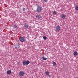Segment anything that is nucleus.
Here are the masks:
<instances>
[{"label":"nucleus","instance_id":"13","mask_svg":"<svg viewBox=\"0 0 78 78\" xmlns=\"http://www.w3.org/2000/svg\"><path fill=\"white\" fill-rule=\"evenodd\" d=\"M62 19H65L66 18V16L64 15H63L62 16Z\"/></svg>","mask_w":78,"mask_h":78},{"label":"nucleus","instance_id":"8","mask_svg":"<svg viewBox=\"0 0 78 78\" xmlns=\"http://www.w3.org/2000/svg\"><path fill=\"white\" fill-rule=\"evenodd\" d=\"M7 73L8 75H9L11 73V71L10 70H8L7 71Z\"/></svg>","mask_w":78,"mask_h":78},{"label":"nucleus","instance_id":"2","mask_svg":"<svg viewBox=\"0 0 78 78\" xmlns=\"http://www.w3.org/2000/svg\"><path fill=\"white\" fill-rule=\"evenodd\" d=\"M30 63V61H26V60H24L23 62V65H28Z\"/></svg>","mask_w":78,"mask_h":78},{"label":"nucleus","instance_id":"7","mask_svg":"<svg viewBox=\"0 0 78 78\" xmlns=\"http://www.w3.org/2000/svg\"><path fill=\"white\" fill-rule=\"evenodd\" d=\"M36 17L37 19H40L41 17V16L40 15H38L36 16Z\"/></svg>","mask_w":78,"mask_h":78},{"label":"nucleus","instance_id":"5","mask_svg":"<svg viewBox=\"0 0 78 78\" xmlns=\"http://www.w3.org/2000/svg\"><path fill=\"white\" fill-rule=\"evenodd\" d=\"M19 75L20 76H23L24 75V72H23L20 71V72Z\"/></svg>","mask_w":78,"mask_h":78},{"label":"nucleus","instance_id":"16","mask_svg":"<svg viewBox=\"0 0 78 78\" xmlns=\"http://www.w3.org/2000/svg\"><path fill=\"white\" fill-rule=\"evenodd\" d=\"M43 39L44 40H46L47 39V37L45 36H44L43 37Z\"/></svg>","mask_w":78,"mask_h":78},{"label":"nucleus","instance_id":"12","mask_svg":"<svg viewBox=\"0 0 78 78\" xmlns=\"http://www.w3.org/2000/svg\"><path fill=\"white\" fill-rule=\"evenodd\" d=\"M42 58L43 59V60H46L47 59V58H45V57L43 56L42 57Z\"/></svg>","mask_w":78,"mask_h":78},{"label":"nucleus","instance_id":"6","mask_svg":"<svg viewBox=\"0 0 78 78\" xmlns=\"http://www.w3.org/2000/svg\"><path fill=\"white\" fill-rule=\"evenodd\" d=\"M28 27H29V26L28 24L25 23L24 24V28L25 29H28Z\"/></svg>","mask_w":78,"mask_h":78},{"label":"nucleus","instance_id":"22","mask_svg":"<svg viewBox=\"0 0 78 78\" xmlns=\"http://www.w3.org/2000/svg\"><path fill=\"white\" fill-rule=\"evenodd\" d=\"M77 45H78V43L77 44Z\"/></svg>","mask_w":78,"mask_h":78},{"label":"nucleus","instance_id":"4","mask_svg":"<svg viewBox=\"0 0 78 78\" xmlns=\"http://www.w3.org/2000/svg\"><path fill=\"white\" fill-rule=\"evenodd\" d=\"M20 41H21V42H24V41H25V38L23 37H21L19 39Z\"/></svg>","mask_w":78,"mask_h":78},{"label":"nucleus","instance_id":"18","mask_svg":"<svg viewBox=\"0 0 78 78\" xmlns=\"http://www.w3.org/2000/svg\"><path fill=\"white\" fill-rule=\"evenodd\" d=\"M43 1L44 2H47L48 1V0H43Z\"/></svg>","mask_w":78,"mask_h":78},{"label":"nucleus","instance_id":"20","mask_svg":"<svg viewBox=\"0 0 78 78\" xmlns=\"http://www.w3.org/2000/svg\"><path fill=\"white\" fill-rule=\"evenodd\" d=\"M23 10H25V8H23Z\"/></svg>","mask_w":78,"mask_h":78},{"label":"nucleus","instance_id":"19","mask_svg":"<svg viewBox=\"0 0 78 78\" xmlns=\"http://www.w3.org/2000/svg\"><path fill=\"white\" fill-rule=\"evenodd\" d=\"M15 28H17V26H14Z\"/></svg>","mask_w":78,"mask_h":78},{"label":"nucleus","instance_id":"1","mask_svg":"<svg viewBox=\"0 0 78 78\" xmlns=\"http://www.w3.org/2000/svg\"><path fill=\"white\" fill-rule=\"evenodd\" d=\"M42 10V8L41 6H38L37 7V10L36 11L40 12Z\"/></svg>","mask_w":78,"mask_h":78},{"label":"nucleus","instance_id":"21","mask_svg":"<svg viewBox=\"0 0 78 78\" xmlns=\"http://www.w3.org/2000/svg\"><path fill=\"white\" fill-rule=\"evenodd\" d=\"M48 76H49V77H50V75H49Z\"/></svg>","mask_w":78,"mask_h":78},{"label":"nucleus","instance_id":"10","mask_svg":"<svg viewBox=\"0 0 78 78\" xmlns=\"http://www.w3.org/2000/svg\"><path fill=\"white\" fill-rule=\"evenodd\" d=\"M45 73L46 75H47L48 76L49 75V72L48 71H46L45 72Z\"/></svg>","mask_w":78,"mask_h":78},{"label":"nucleus","instance_id":"15","mask_svg":"<svg viewBox=\"0 0 78 78\" xmlns=\"http://www.w3.org/2000/svg\"><path fill=\"white\" fill-rule=\"evenodd\" d=\"M52 64H53V66H56V62H53Z\"/></svg>","mask_w":78,"mask_h":78},{"label":"nucleus","instance_id":"11","mask_svg":"<svg viewBox=\"0 0 78 78\" xmlns=\"http://www.w3.org/2000/svg\"><path fill=\"white\" fill-rule=\"evenodd\" d=\"M15 47L16 48H18L19 47H20V46H19L18 44H16L15 45Z\"/></svg>","mask_w":78,"mask_h":78},{"label":"nucleus","instance_id":"17","mask_svg":"<svg viewBox=\"0 0 78 78\" xmlns=\"http://www.w3.org/2000/svg\"><path fill=\"white\" fill-rule=\"evenodd\" d=\"M53 14H54V15H56V14H57L56 11H55L54 12H53Z\"/></svg>","mask_w":78,"mask_h":78},{"label":"nucleus","instance_id":"14","mask_svg":"<svg viewBox=\"0 0 78 78\" xmlns=\"http://www.w3.org/2000/svg\"><path fill=\"white\" fill-rule=\"evenodd\" d=\"M75 9L76 11L78 10V5H76L75 8Z\"/></svg>","mask_w":78,"mask_h":78},{"label":"nucleus","instance_id":"9","mask_svg":"<svg viewBox=\"0 0 78 78\" xmlns=\"http://www.w3.org/2000/svg\"><path fill=\"white\" fill-rule=\"evenodd\" d=\"M73 55L74 56H76L78 55V52L76 51H75L74 52Z\"/></svg>","mask_w":78,"mask_h":78},{"label":"nucleus","instance_id":"3","mask_svg":"<svg viewBox=\"0 0 78 78\" xmlns=\"http://www.w3.org/2000/svg\"><path fill=\"white\" fill-rule=\"evenodd\" d=\"M60 29H61V26L58 25L56 27L55 31H57V32H59V31H60Z\"/></svg>","mask_w":78,"mask_h":78}]
</instances>
